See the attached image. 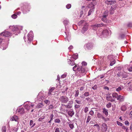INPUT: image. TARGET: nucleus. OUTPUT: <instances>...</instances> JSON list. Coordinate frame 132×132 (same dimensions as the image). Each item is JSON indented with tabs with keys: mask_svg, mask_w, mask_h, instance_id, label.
<instances>
[{
	"mask_svg": "<svg viewBox=\"0 0 132 132\" xmlns=\"http://www.w3.org/2000/svg\"><path fill=\"white\" fill-rule=\"evenodd\" d=\"M126 109V108L125 105H123L121 106V109L123 111H125Z\"/></svg>",
	"mask_w": 132,
	"mask_h": 132,
	"instance_id": "c9c22d12",
	"label": "nucleus"
},
{
	"mask_svg": "<svg viewBox=\"0 0 132 132\" xmlns=\"http://www.w3.org/2000/svg\"><path fill=\"white\" fill-rule=\"evenodd\" d=\"M108 11H105L104 12V15H106V17L108 15Z\"/></svg>",
	"mask_w": 132,
	"mask_h": 132,
	"instance_id": "0e129e2a",
	"label": "nucleus"
},
{
	"mask_svg": "<svg viewBox=\"0 0 132 132\" xmlns=\"http://www.w3.org/2000/svg\"><path fill=\"white\" fill-rule=\"evenodd\" d=\"M108 58L110 60H111L113 59V56L112 55H108Z\"/></svg>",
	"mask_w": 132,
	"mask_h": 132,
	"instance_id": "49530a36",
	"label": "nucleus"
},
{
	"mask_svg": "<svg viewBox=\"0 0 132 132\" xmlns=\"http://www.w3.org/2000/svg\"><path fill=\"white\" fill-rule=\"evenodd\" d=\"M45 103L47 105H49L50 104V101L48 100H45L44 101Z\"/></svg>",
	"mask_w": 132,
	"mask_h": 132,
	"instance_id": "3c124183",
	"label": "nucleus"
},
{
	"mask_svg": "<svg viewBox=\"0 0 132 132\" xmlns=\"http://www.w3.org/2000/svg\"><path fill=\"white\" fill-rule=\"evenodd\" d=\"M35 125V123H34V122L33 120H31L30 122V125L31 126V127L32 128L34 127Z\"/></svg>",
	"mask_w": 132,
	"mask_h": 132,
	"instance_id": "7c9ffc66",
	"label": "nucleus"
},
{
	"mask_svg": "<svg viewBox=\"0 0 132 132\" xmlns=\"http://www.w3.org/2000/svg\"><path fill=\"white\" fill-rule=\"evenodd\" d=\"M54 117V115L53 114H52L50 116V118L51 121H52L53 119V117Z\"/></svg>",
	"mask_w": 132,
	"mask_h": 132,
	"instance_id": "680f3d73",
	"label": "nucleus"
},
{
	"mask_svg": "<svg viewBox=\"0 0 132 132\" xmlns=\"http://www.w3.org/2000/svg\"><path fill=\"white\" fill-rule=\"evenodd\" d=\"M117 6V4H116L114 5H112L111 6V9L113 11L112 12H111V13L112 14L113 13L114 11L116 9Z\"/></svg>",
	"mask_w": 132,
	"mask_h": 132,
	"instance_id": "a211bd4d",
	"label": "nucleus"
},
{
	"mask_svg": "<svg viewBox=\"0 0 132 132\" xmlns=\"http://www.w3.org/2000/svg\"><path fill=\"white\" fill-rule=\"evenodd\" d=\"M69 61H68V63L71 65H73L75 64V63L74 61H73V60L71 59V58L70 57V59H69Z\"/></svg>",
	"mask_w": 132,
	"mask_h": 132,
	"instance_id": "5701e85b",
	"label": "nucleus"
},
{
	"mask_svg": "<svg viewBox=\"0 0 132 132\" xmlns=\"http://www.w3.org/2000/svg\"><path fill=\"white\" fill-rule=\"evenodd\" d=\"M9 28L11 32H9V36H11L13 34L18 35V34L20 33V30L22 29V27L18 26H10Z\"/></svg>",
	"mask_w": 132,
	"mask_h": 132,
	"instance_id": "f257e3e1",
	"label": "nucleus"
},
{
	"mask_svg": "<svg viewBox=\"0 0 132 132\" xmlns=\"http://www.w3.org/2000/svg\"><path fill=\"white\" fill-rule=\"evenodd\" d=\"M78 54L77 53H76L73 54L71 57V59L73 58L75 60H76L78 58Z\"/></svg>",
	"mask_w": 132,
	"mask_h": 132,
	"instance_id": "c85d7f7f",
	"label": "nucleus"
},
{
	"mask_svg": "<svg viewBox=\"0 0 132 132\" xmlns=\"http://www.w3.org/2000/svg\"><path fill=\"white\" fill-rule=\"evenodd\" d=\"M88 24L84 20H82L80 21L78 23V25L79 26L81 25L84 26Z\"/></svg>",
	"mask_w": 132,
	"mask_h": 132,
	"instance_id": "dca6fc26",
	"label": "nucleus"
},
{
	"mask_svg": "<svg viewBox=\"0 0 132 132\" xmlns=\"http://www.w3.org/2000/svg\"><path fill=\"white\" fill-rule=\"evenodd\" d=\"M11 17L15 19L17 18V15L14 14L12 15L11 16Z\"/></svg>",
	"mask_w": 132,
	"mask_h": 132,
	"instance_id": "5fc2aeb1",
	"label": "nucleus"
},
{
	"mask_svg": "<svg viewBox=\"0 0 132 132\" xmlns=\"http://www.w3.org/2000/svg\"><path fill=\"white\" fill-rule=\"evenodd\" d=\"M79 94V92L78 90H77L76 92V93L75 94V96L77 97Z\"/></svg>",
	"mask_w": 132,
	"mask_h": 132,
	"instance_id": "6e6d98bb",
	"label": "nucleus"
},
{
	"mask_svg": "<svg viewBox=\"0 0 132 132\" xmlns=\"http://www.w3.org/2000/svg\"><path fill=\"white\" fill-rule=\"evenodd\" d=\"M67 76V73H64L61 76V78H63L66 77Z\"/></svg>",
	"mask_w": 132,
	"mask_h": 132,
	"instance_id": "c03bdc74",
	"label": "nucleus"
},
{
	"mask_svg": "<svg viewBox=\"0 0 132 132\" xmlns=\"http://www.w3.org/2000/svg\"><path fill=\"white\" fill-rule=\"evenodd\" d=\"M101 131L103 132H105L107 130L108 126L105 123H103L101 126Z\"/></svg>",
	"mask_w": 132,
	"mask_h": 132,
	"instance_id": "6e6552de",
	"label": "nucleus"
},
{
	"mask_svg": "<svg viewBox=\"0 0 132 132\" xmlns=\"http://www.w3.org/2000/svg\"><path fill=\"white\" fill-rule=\"evenodd\" d=\"M54 108V107L51 104L49 106L48 108L49 110H51L53 109Z\"/></svg>",
	"mask_w": 132,
	"mask_h": 132,
	"instance_id": "de8ad7c7",
	"label": "nucleus"
},
{
	"mask_svg": "<svg viewBox=\"0 0 132 132\" xmlns=\"http://www.w3.org/2000/svg\"><path fill=\"white\" fill-rule=\"evenodd\" d=\"M112 95L113 98H117L118 95V94L116 93H114L112 94Z\"/></svg>",
	"mask_w": 132,
	"mask_h": 132,
	"instance_id": "72a5a7b5",
	"label": "nucleus"
},
{
	"mask_svg": "<svg viewBox=\"0 0 132 132\" xmlns=\"http://www.w3.org/2000/svg\"><path fill=\"white\" fill-rule=\"evenodd\" d=\"M71 5L70 4H68L66 6V8L68 9H69L71 7Z\"/></svg>",
	"mask_w": 132,
	"mask_h": 132,
	"instance_id": "13d9d810",
	"label": "nucleus"
},
{
	"mask_svg": "<svg viewBox=\"0 0 132 132\" xmlns=\"http://www.w3.org/2000/svg\"><path fill=\"white\" fill-rule=\"evenodd\" d=\"M80 67H79L78 65H75L73 68V69L74 71H79L80 70Z\"/></svg>",
	"mask_w": 132,
	"mask_h": 132,
	"instance_id": "412c9836",
	"label": "nucleus"
},
{
	"mask_svg": "<svg viewBox=\"0 0 132 132\" xmlns=\"http://www.w3.org/2000/svg\"><path fill=\"white\" fill-rule=\"evenodd\" d=\"M60 120L59 119H56L55 120V122L56 123H59L60 122Z\"/></svg>",
	"mask_w": 132,
	"mask_h": 132,
	"instance_id": "8fccbe9b",
	"label": "nucleus"
},
{
	"mask_svg": "<svg viewBox=\"0 0 132 132\" xmlns=\"http://www.w3.org/2000/svg\"><path fill=\"white\" fill-rule=\"evenodd\" d=\"M117 123L118 125L119 126H123V124L121 122H119V121H117Z\"/></svg>",
	"mask_w": 132,
	"mask_h": 132,
	"instance_id": "603ef678",
	"label": "nucleus"
},
{
	"mask_svg": "<svg viewBox=\"0 0 132 132\" xmlns=\"http://www.w3.org/2000/svg\"><path fill=\"white\" fill-rule=\"evenodd\" d=\"M87 7L88 8H91V9H93V10L94 9V5L92 3H90L88 6Z\"/></svg>",
	"mask_w": 132,
	"mask_h": 132,
	"instance_id": "393cba45",
	"label": "nucleus"
},
{
	"mask_svg": "<svg viewBox=\"0 0 132 132\" xmlns=\"http://www.w3.org/2000/svg\"><path fill=\"white\" fill-rule=\"evenodd\" d=\"M97 34L98 36L101 38H106L111 35V30L108 29H105L102 31L101 30H99L97 32Z\"/></svg>",
	"mask_w": 132,
	"mask_h": 132,
	"instance_id": "f03ea898",
	"label": "nucleus"
},
{
	"mask_svg": "<svg viewBox=\"0 0 132 132\" xmlns=\"http://www.w3.org/2000/svg\"><path fill=\"white\" fill-rule=\"evenodd\" d=\"M103 112L105 114V115L106 116H108V110L105 109V108H103Z\"/></svg>",
	"mask_w": 132,
	"mask_h": 132,
	"instance_id": "bb28decb",
	"label": "nucleus"
},
{
	"mask_svg": "<svg viewBox=\"0 0 132 132\" xmlns=\"http://www.w3.org/2000/svg\"><path fill=\"white\" fill-rule=\"evenodd\" d=\"M106 15H103L102 18V20L105 23H108L109 21H107L106 19Z\"/></svg>",
	"mask_w": 132,
	"mask_h": 132,
	"instance_id": "a878e982",
	"label": "nucleus"
},
{
	"mask_svg": "<svg viewBox=\"0 0 132 132\" xmlns=\"http://www.w3.org/2000/svg\"><path fill=\"white\" fill-rule=\"evenodd\" d=\"M97 116L98 118L102 119L105 121H106V119L100 113H97Z\"/></svg>",
	"mask_w": 132,
	"mask_h": 132,
	"instance_id": "f3484780",
	"label": "nucleus"
},
{
	"mask_svg": "<svg viewBox=\"0 0 132 132\" xmlns=\"http://www.w3.org/2000/svg\"><path fill=\"white\" fill-rule=\"evenodd\" d=\"M2 130L3 132H6V128L5 126H4L2 127Z\"/></svg>",
	"mask_w": 132,
	"mask_h": 132,
	"instance_id": "79ce46f5",
	"label": "nucleus"
},
{
	"mask_svg": "<svg viewBox=\"0 0 132 132\" xmlns=\"http://www.w3.org/2000/svg\"><path fill=\"white\" fill-rule=\"evenodd\" d=\"M91 27H92V28L94 30H96L97 28L96 24L95 25H92L91 26Z\"/></svg>",
	"mask_w": 132,
	"mask_h": 132,
	"instance_id": "4c0bfd02",
	"label": "nucleus"
},
{
	"mask_svg": "<svg viewBox=\"0 0 132 132\" xmlns=\"http://www.w3.org/2000/svg\"><path fill=\"white\" fill-rule=\"evenodd\" d=\"M128 70L129 71L131 72L132 71V65H130L128 66L127 68Z\"/></svg>",
	"mask_w": 132,
	"mask_h": 132,
	"instance_id": "e433bc0d",
	"label": "nucleus"
},
{
	"mask_svg": "<svg viewBox=\"0 0 132 132\" xmlns=\"http://www.w3.org/2000/svg\"><path fill=\"white\" fill-rule=\"evenodd\" d=\"M25 108L27 110H29L34 106V104L30 102H28L24 103Z\"/></svg>",
	"mask_w": 132,
	"mask_h": 132,
	"instance_id": "20e7f679",
	"label": "nucleus"
},
{
	"mask_svg": "<svg viewBox=\"0 0 132 132\" xmlns=\"http://www.w3.org/2000/svg\"><path fill=\"white\" fill-rule=\"evenodd\" d=\"M55 132H60V129L59 128H56L55 130ZM60 132H63L62 130H60Z\"/></svg>",
	"mask_w": 132,
	"mask_h": 132,
	"instance_id": "37998d69",
	"label": "nucleus"
},
{
	"mask_svg": "<svg viewBox=\"0 0 132 132\" xmlns=\"http://www.w3.org/2000/svg\"><path fill=\"white\" fill-rule=\"evenodd\" d=\"M10 120L11 121H15L17 122L18 121L19 118L18 116L15 115L10 117Z\"/></svg>",
	"mask_w": 132,
	"mask_h": 132,
	"instance_id": "4468645a",
	"label": "nucleus"
},
{
	"mask_svg": "<svg viewBox=\"0 0 132 132\" xmlns=\"http://www.w3.org/2000/svg\"><path fill=\"white\" fill-rule=\"evenodd\" d=\"M44 106V105L42 103H39L38 104L37 106V108H40Z\"/></svg>",
	"mask_w": 132,
	"mask_h": 132,
	"instance_id": "473e14b6",
	"label": "nucleus"
},
{
	"mask_svg": "<svg viewBox=\"0 0 132 132\" xmlns=\"http://www.w3.org/2000/svg\"><path fill=\"white\" fill-rule=\"evenodd\" d=\"M111 106V104L110 102H109L106 105V107L108 108H110Z\"/></svg>",
	"mask_w": 132,
	"mask_h": 132,
	"instance_id": "ea45409f",
	"label": "nucleus"
},
{
	"mask_svg": "<svg viewBox=\"0 0 132 132\" xmlns=\"http://www.w3.org/2000/svg\"><path fill=\"white\" fill-rule=\"evenodd\" d=\"M94 45L93 43H88L84 46V48L86 50H90L94 47Z\"/></svg>",
	"mask_w": 132,
	"mask_h": 132,
	"instance_id": "39448f33",
	"label": "nucleus"
},
{
	"mask_svg": "<svg viewBox=\"0 0 132 132\" xmlns=\"http://www.w3.org/2000/svg\"><path fill=\"white\" fill-rule=\"evenodd\" d=\"M69 125L71 129H73L74 127V126L72 124L70 123L69 124Z\"/></svg>",
	"mask_w": 132,
	"mask_h": 132,
	"instance_id": "09e8293b",
	"label": "nucleus"
},
{
	"mask_svg": "<svg viewBox=\"0 0 132 132\" xmlns=\"http://www.w3.org/2000/svg\"><path fill=\"white\" fill-rule=\"evenodd\" d=\"M124 97L121 95H118L117 98V100H119L120 102L123 101L124 100Z\"/></svg>",
	"mask_w": 132,
	"mask_h": 132,
	"instance_id": "aec40b11",
	"label": "nucleus"
},
{
	"mask_svg": "<svg viewBox=\"0 0 132 132\" xmlns=\"http://www.w3.org/2000/svg\"><path fill=\"white\" fill-rule=\"evenodd\" d=\"M80 70H79V71L80 73L83 74V75H85L86 73V70L84 66H82L80 67Z\"/></svg>",
	"mask_w": 132,
	"mask_h": 132,
	"instance_id": "9d476101",
	"label": "nucleus"
},
{
	"mask_svg": "<svg viewBox=\"0 0 132 132\" xmlns=\"http://www.w3.org/2000/svg\"><path fill=\"white\" fill-rule=\"evenodd\" d=\"M97 86L96 85H95L94 86L92 87V88L94 90L96 89L97 88Z\"/></svg>",
	"mask_w": 132,
	"mask_h": 132,
	"instance_id": "69168bd1",
	"label": "nucleus"
},
{
	"mask_svg": "<svg viewBox=\"0 0 132 132\" xmlns=\"http://www.w3.org/2000/svg\"><path fill=\"white\" fill-rule=\"evenodd\" d=\"M73 102L71 101H69L67 104L65 105L64 104H61V111L65 112L67 111V108H70L72 106Z\"/></svg>",
	"mask_w": 132,
	"mask_h": 132,
	"instance_id": "7ed1b4c3",
	"label": "nucleus"
},
{
	"mask_svg": "<svg viewBox=\"0 0 132 132\" xmlns=\"http://www.w3.org/2000/svg\"><path fill=\"white\" fill-rule=\"evenodd\" d=\"M81 64L82 65V66H86L87 65V63L86 62H82V63Z\"/></svg>",
	"mask_w": 132,
	"mask_h": 132,
	"instance_id": "052dcab7",
	"label": "nucleus"
},
{
	"mask_svg": "<svg viewBox=\"0 0 132 132\" xmlns=\"http://www.w3.org/2000/svg\"><path fill=\"white\" fill-rule=\"evenodd\" d=\"M55 89V88L54 87H52L49 90L48 94V95H50L51 94L52 92Z\"/></svg>",
	"mask_w": 132,
	"mask_h": 132,
	"instance_id": "c756f323",
	"label": "nucleus"
},
{
	"mask_svg": "<svg viewBox=\"0 0 132 132\" xmlns=\"http://www.w3.org/2000/svg\"><path fill=\"white\" fill-rule=\"evenodd\" d=\"M123 88V86H121L118 88H116V90L118 92H119Z\"/></svg>",
	"mask_w": 132,
	"mask_h": 132,
	"instance_id": "cd10ccee",
	"label": "nucleus"
},
{
	"mask_svg": "<svg viewBox=\"0 0 132 132\" xmlns=\"http://www.w3.org/2000/svg\"><path fill=\"white\" fill-rule=\"evenodd\" d=\"M93 11L94 10H93V9H90L88 12V15L89 16V15H90L91 14V13L93 12Z\"/></svg>",
	"mask_w": 132,
	"mask_h": 132,
	"instance_id": "a18cd8bd",
	"label": "nucleus"
},
{
	"mask_svg": "<svg viewBox=\"0 0 132 132\" xmlns=\"http://www.w3.org/2000/svg\"><path fill=\"white\" fill-rule=\"evenodd\" d=\"M125 35L124 34H122L120 36V38L121 39H123L125 38Z\"/></svg>",
	"mask_w": 132,
	"mask_h": 132,
	"instance_id": "338daca9",
	"label": "nucleus"
},
{
	"mask_svg": "<svg viewBox=\"0 0 132 132\" xmlns=\"http://www.w3.org/2000/svg\"><path fill=\"white\" fill-rule=\"evenodd\" d=\"M23 13L24 14L26 13L29 11V9L26 6H24L21 8Z\"/></svg>",
	"mask_w": 132,
	"mask_h": 132,
	"instance_id": "1a4fd4ad",
	"label": "nucleus"
},
{
	"mask_svg": "<svg viewBox=\"0 0 132 132\" xmlns=\"http://www.w3.org/2000/svg\"><path fill=\"white\" fill-rule=\"evenodd\" d=\"M97 26V27H101L102 26H105V24H103V23H100V24H96Z\"/></svg>",
	"mask_w": 132,
	"mask_h": 132,
	"instance_id": "58836bf2",
	"label": "nucleus"
},
{
	"mask_svg": "<svg viewBox=\"0 0 132 132\" xmlns=\"http://www.w3.org/2000/svg\"><path fill=\"white\" fill-rule=\"evenodd\" d=\"M105 3L107 5H111L116 3V1L115 0L109 1L106 0L105 1Z\"/></svg>",
	"mask_w": 132,
	"mask_h": 132,
	"instance_id": "f8f14e48",
	"label": "nucleus"
},
{
	"mask_svg": "<svg viewBox=\"0 0 132 132\" xmlns=\"http://www.w3.org/2000/svg\"><path fill=\"white\" fill-rule=\"evenodd\" d=\"M60 100L62 104L66 103L69 101L68 98L66 96H63L61 97Z\"/></svg>",
	"mask_w": 132,
	"mask_h": 132,
	"instance_id": "423d86ee",
	"label": "nucleus"
},
{
	"mask_svg": "<svg viewBox=\"0 0 132 132\" xmlns=\"http://www.w3.org/2000/svg\"><path fill=\"white\" fill-rule=\"evenodd\" d=\"M106 99L107 101L113 102L115 101V99L113 98L112 96L109 94H107L106 96Z\"/></svg>",
	"mask_w": 132,
	"mask_h": 132,
	"instance_id": "ddd939ff",
	"label": "nucleus"
},
{
	"mask_svg": "<svg viewBox=\"0 0 132 132\" xmlns=\"http://www.w3.org/2000/svg\"><path fill=\"white\" fill-rule=\"evenodd\" d=\"M67 113L69 116L71 117L73 116L75 113L74 111L72 109H71L68 111Z\"/></svg>",
	"mask_w": 132,
	"mask_h": 132,
	"instance_id": "6ab92c4d",
	"label": "nucleus"
},
{
	"mask_svg": "<svg viewBox=\"0 0 132 132\" xmlns=\"http://www.w3.org/2000/svg\"><path fill=\"white\" fill-rule=\"evenodd\" d=\"M1 35L6 37H8V32L5 30L4 32L1 33Z\"/></svg>",
	"mask_w": 132,
	"mask_h": 132,
	"instance_id": "4be33fe9",
	"label": "nucleus"
},
{
	"mask_svg": "<svg viewBox=\"0 0 132 132\" xmlns=\"http://www.w3.org/2000/svg\"><path fill=\"white\" fill-rule=\"evenodd\" d=\"M88 27L89 25L88 24L83 26L81 29V33L82 34H84L85 31H87L88 29Z\"/></svg>",
	"mask_w": 132,
	"mask_h": 132,
	"instance_id": "9b49d317",
	"label": "nucleus"
},
{
	"mask_svg": "<svg viewBox=\"0 0 132 132\" xmlns=\"http://www.w3.org/2000/svg\"><path fill=\"white\" fill-rule=\"evenodd\" d=\"M69 23V20L67 19H65L63 21V23L64 24L65 26L66 25H67Z\"/></svg>",
	"mask_w": 132,
	"mask_h": 132,
	"instance_id": "f704fd0d",
	"label": "nucleus"
},
{
	"mask_svg": "<svg viewBox=\"0 0 132 132\" xmlns=\"http://www.w3.org/2000/svg\"><path fill=\"white\" fill-rule=\"evenodd\" d=\"M127 26L129 27H132V23H129L127 24Z\"/></svg>",
	"mask_w": 132,
	"mask_h": 132,
	"instance_id": "e2e57ef3",
	"label": "nucleus"
},
{
	"mask_svg": "<svg viewBox=\"0 0 132 132\" xmlns=\"http://www.w3.org/2000/svg\"><path fill=\"white\" fill-rule=\"evenodd\" d=\"M116 63V61L115 60H113V61L111 62L110 64V65L111 66H112L114 64Z\"/></svg>",
	"mask_w": 132,
	"mask_h": 132,
	"instance_id": "a19ab883",
	"label": "nucleus"
},
{
	"mask_svg": "<svg viewBox=\"0 0 132 132\" xmlns=\"http://www.w3.org/2000/svg\"><path fill=\"white\" fill-rule=\"evenodd\" d=\"M91 119V117L88 116V117L87 120L86 121V123H87L89 122Z\"/></svg>",
	"mask_w": 132,
	"mask_h": 132,
	"instance_id": "4d7b16f0",
	"label": "nucleus"
},
{
	"mask_svg": "<svg viewBox=\"0 0 132 132\" xmlns=\"http://www.w3.org/2000/svg\"><path fill=\"white\" fill-rule=\"evenodd\" d=\"M81 10L84 12H85L88 10V7H85L84 6H82L81 7Z\"/></svg>",
	"mask_w": 132,
	"mask_h": 132,
	"instance_id": "2f4dec72",
	"label": "nucleus"
},
{
	"mask_svg": "<svg viewBox=\"0 0 132 132\" xmlns=\"http://www.w3.org/2000/svg\"><path fill=\"white\" fill-rule=\"evenodd\" d=\"M37 97H40L41 98H44L45 97L43 93L41 92L39 93Z\"/></svg>",
	"mask_w": 132,
	"mask_h": 132,
	"instance_id": "b1692460",
	"label": "nucleus"
},
{
	"mask_svg": "<svg viewBox=\"0 0 132 132\" xmlns=\"http://www.w3.org/2000/svg\"><path fill=\"white\" fill-rule=\"evenodd\" d=\"M16 112L19 113L20 114H23L24 113V109L23 108H18L17 109Z\"/></svg>",
	"mask_w": 132,
	"mask_h": 132,
	"instance_id": "2eb2a0df",
	"label": "nucleus"
},
{
	"mask_svg": "<svg viewBox=\"0 0 132 132\" xmlns=\"http://www.w3.org/2000/svg\"><path fill=\"white\" fill-rule=\"evenodd\" d=\"M33 34L32 31H30L28 34L27 36L28 41V43H30V42L33 40Z\"/></svg>",
	"mask_w": 132,
	"mask_h": 132,
	"instance_id": "0eeeda50",
	"label": "nucleus"
},
{
	"mask_svg": "<svg viewBox=\"0 0 132 132\" xmlns=\"http://www.w3.org/2000/svg\"><path fill=\"white\" fill-rule=\"evenodd\" d=\"M84 95L86 96H88L89 95V93L88 92H85L84 93Z\"/></svg>",
	"mask_w": 132,
	"mask_h": 132,
	"instance_id": "bf43d9fd",
	"label": "nucleus"
},
{
	"mask_svg": "<svg viewBox=\"0 0 132 132\" xmlns=\"http://www.w3.org/2000/svg\"><path fill=\"white\" fill-rule=\"evenodd\" d=\"M127 89L129 90L132 91V85L130 86H128V87Z\"/></svg>",
	"mask_w": 132,
	"mask_h": 132,
	"instance_id": "864d4df0",
	"label": "nucleus"
},
{
	"mask_svg": "<svg viewBox=\"0 0 132 132\" xmlns=\"http://www.w3.org/2000/svg\"><path fill=\"white\" fill-rule=\"evenodd\" d=\"M89 114L91 116H93L94 115V112L93 111H90L89 112Z\"/></svg>",
	"mask_w": 132,
	"mask_h": 132,
	"instance_id": "774afa93",
	"label": "nucleus"
}]
</instances>
